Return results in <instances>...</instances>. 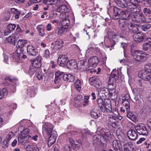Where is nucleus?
Here are the masks:
<instances>
[{
  "mask_svg": "<svg viewBox=\"0 0 151 151\" xmlns=\"http://www.w3.org/2000/svg\"><path fill=\"white\" fill-rule=\"evenodd\" d=\"M127 136L129 139L132 140L136 139L137 137V133L134 130L131 129L127 132Z\"/></svg>",
  "mask_w": 151,
  "mask_h": 151,
  "instance_id": "a211bd4d",
  "label": "nucleus"
},
{
  "mask_svg": "<svg viewBox=\"0 0 151 151\" xmlns=\"http://www.w3.org/2000/svg\"><path fill=\"white\" fill-rule=\"evenodd\" d=\"M16 29L17 32H22L24 31V29L20 28L19 25H17Z\"/></svg>",
  "mask_w": 151,
  "mask_h": 151,
  "instance_id": "4d7b16f0",
  "label": "nucleus"
},
{
  "mask_svg": "<svg viewBox=\"0 0 151 151\" xmlns=\"http://www.w3.org/2000/svg\"><path fill=\"white\" fill-rule=\"evenodd\" d=\"M100 111L96 110H93L91 112V115L93 118L96 119L100 116Z\"/></svg>",
  "mask_w": 151,
  "mask_h": 151,
  "instance_id": "c85d7f7f",
  "label": "nucleus"
},
{
  "mask_svg": "<svg viewBox=\"0 0 151 151\" xmlns=\"http://www.w3.org/2000/svg\"><path fill=\"white\" fill-rule=\"evenodd\" d=\"M147 124L149 129L151 131V118L147 121Z\"/></svg>",
  "mask_w": 151,
  "mask_h": 151,
  "instance_id": "052dcab7",
  "label": "nucleus"
},
{
  "mask_svg": "<svg viewBox=\"0 0 151 151\" xmlns=\"http://www.w3.org/2000/svg\"><path fill=\"white\" fill-rule=\"evenodd\" d=\"M122 147L121 142L115 140L112 142V148L114 151H121V149Z\"/></svg>",
  "mask_w": 151,
  "mask_h": 151,
  "instance_id": "dca6fc26",
  "label": "nucleus"
},
{
  "mask_svg": "<svg viewBox=\"0 0 151 151\" xmlns=\"http://www.w3.org/2000/svg\"><path fill=\"white\" fill-rule=\"evenodd\" d=\"M99 61L98 58L96 56L91 57L89 60V62L91 66L95 67L98 64Z\"/></svg>",
  "mask_w": 151,
  "mask_h": 151,
  "instance_id": "412c9836",
  "label": "nucleus"
},
{
  "mask_svg": "<svg viewBox=\"0 0 151 151\" xmlns=\"http://www.w3.org/2000/svg\"><path fill=\"white\" fill-rule=\"evenodd\" d=\"M119 76L118 70L115 69L113 70L108 81V85H114L116 84V81L117 80Z\"/></svg>",
  "mask_w": 151,
  "mask_h": 151,
  "instance_id": "423d86ee",
  "label": "nucleus"
},
{
  "mask_svg": "<svg viewBox=\"0 0 151 151\" xmlns=\"http://www.w3.org/2000/svg\"><path fill=\"white\" fill-rule=\"evenodd\" d=\"M41 57L39 56H37L36 59L31 60V63L32 64V66L37 68H40L41 66Z\"/></svg>",
  "mask_w": 151,
  "mask_h": 151,
  "instance_id": "f3484780",
  "label": "nucleus"
},
{
  "mask_svg": "<svg viewBox=\"0 0 151 151\" xmlns=\"http://www.w3.org/2000/svg\"><path fill=\"white\" fill-rule=\"evenodd\" d=\"M68 9L67 6L65 5H62L59 7L58 9V10L62 13H65L68 11Z\"/></svg>",
  "mask_w": 151,
  "mask_h": 151,
  "instance_id": "2f4dec72",
  "label": "nucleus"
},
{
  "mask_svg": "<svg viewBox=\"0 0 151 151\" xmlns=\"http://www.w3.org/2000/svg\"><path fill=\"white\" fill-rule=\"evenodd\" d=\"M53 127L51 124L47 123L45 124L43 127V129L46 133L47 135L49 136L51 134L52 132L54 131H52Z\"/></svg>",
  "mask_w": 151,
  "mask_h": 151,
  "instance_id": "4468645a",
  "label": "nucleus"
},
{
  "mask_svg": "<svg viewBox=\"0 0 151 151\" xmlns=\"http://www.w3.org/2000/svg\"><path fill=\"white\" fill-rule=\"evenodd\" d=\"M105 129H101L100 131L101 136L96 134L93 137V140L94 143H98L100 142L103 144L109 142L111 139V134L109 132H106Z\"/></svg>",
  "mask_w": 151,
  "mask_h": 151,
  "instance_id": "f03ea898",
  "label": "nucleus"
},
{
  "mask_svg": "<svg viewBox=\"0 0 151 151\" xmlns=\"http://www.w3.org/2000/svg\"><path fill=\"white\" fill-rule=\"evenodd\" d=\"M113 10L114 14H115V15H120V16L122 10L116 7H114Z\"/></svg>",
  "mask_w": 151,
  "mask_h": 151,
  "instance_id": "4c0bfd02",
  "label": "nucleus"
},
{
  "mask_svg": "<svg viewBox=\"0 0 151 151\" xmlns=\"http://www.w3.org/2000/svg\"><path fill=\"white\" fill-rule=\"evenodd\" d=\"M27 42V41L26 40H19L17 42V47L22 48L26 45Z\"/></svg>",
  "mask_w": 151,
  "mask_h": 151,
  "instance_id": "c756f323",
  "label": "nucleus"
},
{
  "mask_svg": "<svg viewBox=\"0 0 151 151\" xmlns=\"http://www.w3.org/2000/svg\"><path fill=\"white\" fill-rule=\"evenodd\" d=\"M14 136V133L12 132H10L7 134L5 139L9 141Z\"/></svg>",
  "mask_w": 151,
  "mask_h": 151,
  "instance_id": "c03bdc74",
  "label": "nucleus"
},
{
  "mask_svg": "<svg viewBox=\"0 0 151 151\" xmlns=\"http://www.w3.org/2000/svg\"><path fill=\"white\" fill-rule=\"evenodd\" d=\"M108 120L109 122V123L110 124H112V125L114 124L115 126L116 125L115 123L116 120L115 118H110L108 119Z\"/></svg>",
  "mask_w": 151,
  "mask_h": 151,
  "instance_id": "3c124183",
  "label": "nucleus"
},
{
  "mask_svg": "<svg viewBox=\"0 0 151 151\" xmlns=\"http://www.w3.org/2000/svg\"><path fill=\"white\" fill-rule=\"evenodd\" d=\"M7 89L3 88L2 90H0V100L2 99L5 94H7Z\"/></svg>",
  "mask_w": 151,
  "mask_h": 151,
  "instance_id": "de8ad7c7",
  "label": "nucleus"
},
{
  "mask_svg": "<svg viewBox=\"0 0 151 151\" xmlns=\"http://www.w3.org/2000/svg\"><path fill=\"white\" fill-rule=\"evenodd\" d=\"M21 14V12L19 11H17V12L16 13L15 15V18L16 19H18L19 18V17L20 14Z\"/></svg>",
  "mask_w": 151,
  "mask_h": 151,
  "instance_id": "0e129e2a",
  "label": "nucleus"
},
{
  "mask_svg": "<svg viewBox=\"0 0 151 151\" xmlns=\"http://www.w3.org/2000/svg\"><path fill=\"white\" fill-rule=\"evenodd\" d=\"M132 144L126 143L123 146L124 151H130L132 149L133 151V148H132Z\"/></svg>",
  "mask_w": 151,
  "mask_h": 151,
  "instance_id": "7c9ffc66",
  "label": "nucleus"
},
{
  "mask_svg": "<svg viewBox=\"0 0 151 151\" xmlns=\"http://www.w3.org/2000/svg\"><path fill=\"white\" fill-rule=\"evenodd\" d=\"M27 52L29 55L33 56L36 55L38 53L37 50L32 45L27 46Z\"/></svg>",
  "mask_w": 151,
  "mask_h": 151,
  "instance_id": "2eb2a0df",
  "label": "nucleus"
},
{
  "mask_svg": "<svg viewBox=\"0 0 151 151\" xmlns=\"http://www.w3.org/2000/svg\"><path fill=\"white\" fill-rule=\"evenodd\" d=\"M28 137V138H30L32 140H34L35 141H37V140L38 136L37 135H35L32 136H29Z\"/></svg>",
  "mask_w": 151,
  "mask_h": 151,
  "instance_id": "603ef678",
  "label": "nucleus"
},
{
  "mask_svg": "<svg viewBox=\"0 0 151 151\" xmlns=\"http://www.w3.org/2000/svg\"><path fill=\"white\" fill-rule=\"evenodd\" d=\"M72 132H69L67 133V136L68 137L69 141L70 144L72 143L75 142V141H74L72 137H69L72 136Z\"/></svg>",
  "mask_w": 151,
  "mask_h": 151,
  "instance_id": "49530a36",
  "label": "nucleus"
},
{
  "mask_svg": "<svg viewBox=\"0 0 151 151\" xmlns=\"http://www.w3.org/2000/svg\"><path fill=\"white\" fill-rule=\"evenodd\" d=\"M58 137L57 132L54 131L52 132L51 134L49 137L48 141V145L50 147L56 141V139Z\"/></svg>",
  "mask_w": 151,
  "mask_h": 151,
  "instance_id": "f8f14e48",
  "label": "nucleus"
},
{
  "mask_svg": "<svg viewBox=\"0 0 151 151\" xmlns=\"http://www.w3.org/2000/svg\"><path fill=\"white\" fill-rule=\"evenodd\" d=\"M40 70V68H37L32 66L30 67L29 69V73L31 76L33 75L36 71H38Z\"/></svg>",
  "mask_w": 151,
  "mask_h": 151,
  "instance_id": "473e14b6",
  "label": "nucleus"
},
{
  "mask_svg": "<svg viewBox=\"0 0 151 151\" xmlns=\"http://www.w3.org/2000/svg\"><path fill=\"white\" fill-rule=\"evenodd\" d=\"M60 17L61 18L62 20L65 19H67L66 17V15L64 13H62L61 14L60 16Z\"/></svg>",
  "mask_w": 151,
  "mask_h": 151,
  "instance_id": "680f3d73",
  "label": "nucleus"
},
{
  "mask_svg": "<svg viewBox=\"0 0 151 151\" xmlns=\"http://www.w3.org/2000/svg\"><path fill=\"white\" fill-rule=\"evenodd\" d=\"M119 26L121 29L123 31H127L134 29V24L124 19H120L119 20Z\"/></svg>",
  "mask_w": 151,
  "mask_h": 151,
  "instance_id": "39448f33",
  "label": "nucleus"
},
{
  "mask_svg": "<svg viewBox=\"0 0 151 151\" xmlns=\"http://www.w3.org/2000/svg\"><path fill=\"white\" fill-rule=\"evenodd\" d=\"M114 2L119 7L125 8L127 7V8L129 4H127L125 0H114Z\"/></svg>",
  "mask_w": 151,
  "mask_h": 151,
  "instance_id": "5701e85b",
  "label": "nucleus"
},
{
  "mask_svg": "<svg viewBox=\"0 0 151 151\" xmlns=\"http://www.w3.org/2000/svg\"><path fill=\"white\" fill-rule=\"evenodd\" d=\"M39 35L41 37H43L45 35L44 26L42 25H38L36 27Z\"/></svg>",
  "mask_w": 151,
  "mask_h": 151,
  "instance_id": "cd10ccee",
  "label": "nucleus"
},
{
  "mask_svg": "<svg viewBox=\"0 0 151 151\" xmlns=\"http://www.w3.org/2000/svg\"><path fill=\"white\" fill-rule=\"evenodd\" d=\"M64 42L60 38L57 39L55 42V45L53 48L55 49H59L63 46Z\"/></svg>",
  "mask_w": 151,
  "mask_h": 151,
  "instance_id": "a878e982",
  "label": "nucleus"
},
{
  "mask_svg": "<svg viewBox=\"0 0 151 151\" xmlns=\"http://www.w3.org/2000/svg\"><path fill=\"white\" fill-rule=\"evenodd\" d=\"M108 38L111 42V44L110 46H106V47L109 48L110 47H113L115 44V42L116 41V35L113 32H108Z\"/></svg>",
  "mask_w": 151,
  "mask_h": 151,
  "instance_id": "6e6552de",
  "label": "nucleus"
},
{
  "mask_svg": "<svg viewBox=\"0 0 151 151\" xmlns=\"http://www.w3.org/2000/svg\"><path fill=\"white\" fill-rule=\"evenodd\" d=\"M16 27V26L15 24H10L8 25L7 28V29L12 32L14 30Z\"/></svg>",
  "mask_w": 151,
  "mask_h": 151,
  "instance_id": "a18cd8bd",
  "label": "nucleus"
},
{
  "mask_svg": "<svg viewBox=\"0 0 151 151\" xmlns=\"http://www.w3.org/2000/svg\"><path fill=\"white\" fill-rule=\"evenodd\" d=\"M106 99H104V101L101 98H99L97 100V103L99 106L101 110V109L103 108V106L105 104V100Z\"/></svg>",
  "mask_w": 151,
  "mask_h": 151,
  "instance_id": "c9c22d12",
  "label": "nucleus"
},
{
  "mask_svg": "<svg viewBox=\"0 0 151 151\" xmlns=\"http://www.w3.org/2000/svg\"><path fill=\"white\" fill-rule=\"evenodd\" d=\"M133 37L135 41L140 42L145 38V34L141 32H135L133 33Z\"/></svg>",
  "mask_w": 151,
  "mask_h": 151,
  "instance_id": "1a4fd4ad",
  "label": "nucleus"
},
{
  "mask_svg": "<svg viewBox=\"0 0 151 151\" xmlns=\"http://www.w3.org/2000/svg\"><path fill=\"white\" fill-rule=\"evenodd\" d=\"M68 59V57L67 55H60L58 59V63L60 66L63 67L66 65Z\"/></svg>",
  "mask_w": 151,
  "mask_h": 151,
  "instance_id": "9b49d317",
  "label": "nucleus"
},
{
  "mask_svg": "<svg viewBox=\"0 0 151 151\" xmlns=\"http://www.w3.org/2000/svg\"><path fill=\"white\" fill-rule=\"evenodd\" d=\"M143 13H134L132 16V20L134 22L138 23H142L145 22H151V16L148 17H145Z\"/></svg>",
  "mask_w": 151,
  "mask_h": 151,
  "instance_id": "7ed1b4c3",
  "label": "nucleus"
},
{
  "mask_svg": "<svg viewBox=\"0 0 151 151\" xmlns=\"http://www.w3.org/2000/svg\"><path fill=\"white\" fill-rule=\"evenodd\" d=\"M137 132L140 135L147 136L148 132L145 126L143 124H139L135 127Z\"/></svg>",
  "mask_w": 151,
  "mask_h": 151,
  "instance_id": "0eeeda50",
  "label": "nucleus"
},
{
  "mask_svg": "<svg viewBox=\"0 0 151 151\" xmlns=\"http://www.w3.org/2000/svg\"><path fill=\"white\" fill-rule=\"evenodd\" d=\"M128 8L130 9L131 13V12H140L141 10L140 7L136 5L132 4L128 5Z\"/></svg>",
  "mask_w": 151,
  "mask_h": 151,
  "instance_id": "aec40b11",
  "label": "nucleus"
},
{
  "mask_svg": "<svg viewBox=\"0 0 151 151\" xmlns=\"http://www.w3.org/2000/svg\"><path fill=\"white\" fill-rule=\"evenodd\" d=\"M44 57L46 58H49L50 55V53L49 50L47 49L45 50L44 54Z\"/></svg>",
  "mask_w": 151,
  "mask_h": 151,
  "instance_id": "8fccbe9b",
  "label": "nucleus"
},
{
  "mask_svg": "<svg viewBox=\"0 0 151 151\" xmlns=\"http://www.w3.org/2000/svg\"><path fill=\"white\" fill-rule=\"evenodd\" d=\"M132 14L130 12V9L128 8V9L122 10L120 16L122 17V19L126 20L130 18H132Z\"/></svg>",
  "mask_w": 151,
  "mask_h": 151,
  "instance_id": "ddd939ff",
  "label": "nucleus"
},
{
  "mask_svg": "<svg viewBox=\"0 0 151 151\" xmlns=\"http://www.w3.org/2000/svg\"><path fill=\"white\" fill-rule=\"evenodd\" d=\"M127 117L133 122L136 121L137 117L134 112L129 111V110H127Z\"/></svg>",
  "mask_w": 151,
  "mask_h": 151,
  "instance_id": "bb28decb",
  "label": "nucleus"
},
{
  "mask_svg": "<svg viewBox=\"0 0 151 151\" xmlns=\"http://www.w3.org/2000/svg\"><path fill=\"white\" fill-rule=\"evenodd\" d=\"M24 53L23 52V50H17L16 51V55L15 56L17 57V60H16V59L14 58V60L15 62H19L18 60H20L22 59L23 55Z\"/></svg>",
  "mask_w": 151,
  "mask_h": 151,
  "instance_id": "b1692460",
  "label": "nucleus"
},
{
  "mask_svg": "<svg viewBox=\"0 0 151 151\" xmlns=\"http://www.w3.org/2000/svg\"><path fill=\"white\" fill-rule=\"evenodd\" d=\"M16 40L15 35H14L10 36L8 38L7 41L12 45H15Z\"/></svg>",
  "mask_w": 151,
  "mask_h": 151,
  "instance_id": "72a5a7b5",
  "label": "nucleus"
},
{
  "mask_svg": "<svg viewBox=\"0 0 151 151\" xmlns=\"http://www.w3.org/2000/svg\"><path fill=\"white\" fill-rule=\"evenodd\" d=\"M150 48H149V47L146 46V45H145L144 44H143L142 47V49L144 51H147Z\"/></svg>",
  "mask_w": 151,
  "mask_h": 151,
  "instance_id": "bf43d9fd",
  "label": "nucleus"
},
{
  "mask_svg": "<svg viewBox=\"0 0 151 151\" xmlns=\"http://www.w3.org/2000/svg\"><path fill=\"white\" fill-rule=\"evenodd\" d=\"M9 143V141L5 139L2 142V147L4 148H6L8 147Z\"/></svg>",
  "mask_w": 151,
  "mask_h": 151,
  "instance_id": "37998d69",
  "label": "nucleus"
},
{
  "mask_svg": "<svg viewBox=\"0 0 151 151\" xmlns=\"http://www.w3.org/2000/svg\"><path fill=\"white\" fill-rule=\"evenodd\" d=\"M151 25L147 23L142 25L141 28L144 31H145L147 29H149Z\"/></svg>",
  "mask_w": 151,
  "mask_h": 151,
  "instance_id": "79ce46f5",
  "label": "nucleus"
},
{
  "mask_svg": "<svg viewBox=\"0 0 151 151\" xmlns=\"http://www.w3.org/2000/svg\"><path fill=\"white\" fill-rule=\"evenodd\" d=\"M5 80L6 81H9L10 82H14V84H15V82L17 80V79L13 78L11 76L6 77Z\"/></svg>",
  "mask_w": 151,
  "mask_h": 151,
  "instance_id": "58836bf2",
  "label": "nucleus"
},
{
  "mask_svg": "<svg viewBox=\"0 0 151 151\" xmlns=\"http://www.w3.org/2000/svg\"><path fill=\"white\" fill-rule=\"evenodd\" d=\"M66 66L68 69H76L78 66L75 60L72 59L66 62Z\"/></svg>",
  "mask_w": 151,
  "mask_h": 151,
  "instance_id": "6ab92c4d",
  "label": "nucleus"
},
{
  "mask_svg": "<svg viewBox=\"0 0 151 151\" xmlns=\"http://www.w3.org/2000/svg\"><path fill=\"white\" fill-rule=\"evenodd\" d=\"M27 136H19L18 137V140L19 142L22 143L24 141L27 140Z\"/></svg>",
  "mask_w": 151,
  "mask_h": 151,
  "instance_id": "a19ab883",
  "label": "nucleus"
},
{
  "mask_svg": "<svg viewBox=\"0 0 151 151\" xmlns=\"http://www.w3.org/2000/svg\"><path fill=\"white\" fill-rule=\"evenodd\" d=\"M149 52H151V51L149 50L147 52H144L141 50H135L132 53V55L134 59L136 60L143 62L147 60Z\"/></svg>",
  "mask_w": 151,
  "mask_h": 151,
  "instance_id": "20e7f679",
  "label": "nucleus"
},
{
  "mask_svg": "<svg viewBox=\"0 0 151 151\" xmlns=\"http://www.w3.org/2000/svg\"><path fill=\"white\" fill-rule=\"evenodd\" d=\"M83 81L79 79H77L75 82L74 85H78L82 84Z\"/></svg>",
  "mask_w": 151,
  "mask_h": 151,
  "instance_id": "6e6d98bb",
  "label": "nucleus"
},
{
  "mask_svg": "<svg viewBox=\"0 0 151 151\" xmlns=\"http://www.w3.org/2000/svg\"><path fill=\"white\" fill-rule=\"evenodd\" d=\"M8 15L6 17H4V18L2 19V20L3 21H8L10 19V16L9 14L8 13Z\"/></svg>",
  "mask_w": 151,
  "mask_h": 151,
  "instance_id": "338daca9",
  "label": "nucleus"
},
{
  "mask_svg": "<svg viewBox=\"0 0 151 151\" xmlns=\"http://www.w3.org/2000/svg\"><path fill=\"white\" fill-rule=\"evenodd\" d=\"M142 3L146 6L149 7L151 6V0H142Z\"/></svg>",
  "mask_w": 151,
  "mask_h": 151,
  "instance_id": "09e8293b",
  "label": "nucleus"
},
{
  "mask_svg": "<svg viewBox=\"0 0 151 151\" xmlns=\"http://www.w3.org/2000/svg\"><path fill=\"white\" fill-rule=\"evenodd\" d=\"M145 70L139 71L138 74L139 77L142 79L138 81V84H144L145 81L151 80V63H148L145 65Z\"/></svg>",
  "mask_w": 151,
  "mask_h": 151,
  "instance_id": "f257e3e1",
  "label": "nucleus"
},
{
  "mask_svg": "<svg viewBox=\"0 0 151 151\" xmlns=\"http://www.w3.org/2000/svg\"><path fill=\"white\" fill-rule=\"evenodd\" d=\"M37 71L38 72L36 74V77L38 78L39 80H40L42 78V73L41 72H39L38 71Z\"/></svg>",
  "mask_w": 151,
  "mask_h": 151,
  "instance_id": "864d4df0",
  "label": "nucleus"
},
{
  "mask_svg": "<svg viewBox=\"0 0 151 151\" xmlns=\"http://www.w3.org/2000/svg\"><path fill=\"white\" fill-rule=\"evenodd\" d=\"M61 23L63 26H65L68 28L70 24V21L69 19H65L62 20Z\"/></svg>",
  "mask_w": 151,
  "mask_h": 151,
  "instance_id": "f704fd0d",
  "label": "nucleus"
},
{
  "mask_svg": "<svg viewBox=\"0 0 151 151\" xmlns=\"http://www.w3.org/2000/svg\"><path fill=\"white\" fill-rule=\"evenodd\" d=\"M67 28L65 26H63L61 27L58 30V35L60 36L61 35Z\"/></svg>",
  "mask_w": 151,
  "mask_h": 151,
  "instance_id": "e433bc0d",
  "label": "nucleus"
},
{
  "mask_svg": "<svg viewBox=\"0 0 151 151\" xmlns=\"http://www.w3.org/2000/svg\"><path fill=\"white\" fill-rule=\"evenodd\" d=\"M29 132V128H26L23 130L22 132V134H27Z\"/></svg>",
  "mask_w": 151,
  "mask_h": 151,
  "instance_id": "13d9d810",
  "label": "nucleus"
},
{
  "mask_svg": "<svg viewBox=\"0 0 151 151\" xmlns=\"http://www.w3.org/2000/svg\"><path fill=\"white\" fill-rule=\"evenodd\" d=\"M63 73L60 71H58L55 73V79L54 82L55 84L59 82L62 78L63 77Z\"/></svg>",
  "mask_w": 151,
  "mask_h": 151,
  "instance_id": "4be33fe9",
  "label": "nucleus"
},
{
  "mask_svg": "<svg viewBox=\"0 0 151 151\" xmlns=\"http://www.w3.org/2000/svg\"><path fill=\"white\" fill-rule=\"evenodd\" d=\"M51 25L50 24H48L46 26V30L48 31H50L51 30Z\"/></svg>",
  "mask_w": 151,
  "mask_h": 151,
  "instance_id": "774afa93",
  "label": "nucleus"
},
{
  "mask_svg": "<svg viewBox=\"0 0 151 151\" xmlns=\"http://www.w3.org/2000/svg\"><path fill=\"white\" fill-rule=\"evenodd\" d=\"M105 88H98L97 89L98 90V92L99 94V93H103V91H104Z\"/></svg>",
  "mask_w": 151,
  "mask_h": 151,
  "instance_id": "e2e57ef3",
  "label": "nucleus"
},
{
  "mask_svg": "<svg viewBox=\"0 0 151 151\" xmlns=\"http://www.w3.org/2000/svg\"><path fill=\"white\" fill-rule=\"evenodd\" d=\"M4 61L6 63H8V56L5 54H4Z\"/></svg>",
  "mask_w": 151,
  "mask_h": 151,
  "instance_id": "69168bd1",
  "label": "nucleus"
},
{
  "mask_svg": "<svg viewBox=\"0 0 151 151\" xmlns=\"http://www.w3.org/2000/svg\"><path fill=\"white\" fill-rule=\"evenodd\" d=\"M104 103L105 104L101 110L102 111L111 112L112 111V108L110 100H105Z\"/></svg>",
  "mask_w": 151,
  "mask_h": 151,
  "instance_id": "9d476101",
  "label": "nucleus"
},
{
  "mask_svg": "<svg viewBox=\"0 0 151 151\" xmlns=\"http://www.w3.org/2000/svg\"><path fill=\"white\" fill-rule=\"evenodd\" d=\"M63 79L67 82H72L74 81V77L70 74H65L63 75Z\"/></svg>",
  "mask_w": 151,
  "mask_h": 151,
  "instance_id": "393cba45",
  "label": "nucleus"
},
{
  "mask_svg": "<svg viewBox=\"0 0 151 151\" xmlns=\"http://www.w3.org/2000/svg\"><path fill=\"white\" fill-rule=\"evenodd\" d=\"M143 12L147 16V17H148L149 16H150V14H151V11L149 9L144 8L143 10Z\"/></svg>",
  "mask_w": 151,
  "mask_h": 151,
  "instance_id": "ea45409f",
  "label": "nucleus"
},
{
  "mask_svg": "<svg viewBox=\"0 0 151 151\" xmlns=\"http://www.w3.org/2000/svg\"><path fill=\"white\" fill-rule=\"evenodd\" d=\"M17 104L16 103H11L9 106L10 108L12 109H16L17 108Z\"/></svg>",
  "mask_w": 151,
  "mask_h": 151,
  "instance_id": "5fc2aeb1",
  "label": "nucleus"
}]
</instances>
